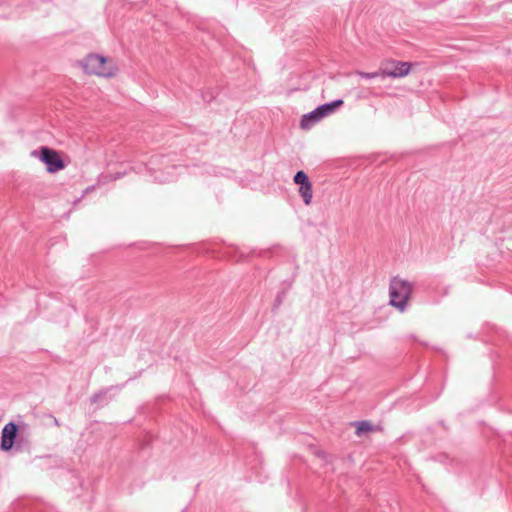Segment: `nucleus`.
I'll use <instances>...</instances> for the list:
<instances>
[{
	"instance_id": "f257e3e1",
	"label": "nucleus",
	"mask_w": 512,
	"mask_h": 512,
	"mask_svg": "<svg viewBox=\"0 0 512 512\" xmlns=\"http://www.w3.org/2000/svg\"><path fill=\"white\" fill-rule=\"evenodd\" d=\"M81 66L87 74L110 78L116 75L117 67L113 61L99 54H89L82 61Z\"/></svg>"
},
{
	"instance_id": "f03ea898",
	"label": "nucleus",
	"mask_w": 512,
	"mask_h": 512,
	"mask_svg": "<svg viewBox=\"0 0 512 512\" xmlns=\"http://www.w3.org/2000/svg\"><path fill=\"white\" fill-rule=\"evenodd\" d=\"M412 289L410 282L398 276L393 277L389 285L390 305L403 312L410 300Z\"/></svg>"
},
{
	"instance_id": "7ed1b4c3",
	"label": "nucleus",
	"mask_w": 512,
	"mask_h": 512,
	"mask_svg": "<svg viewBox=\"0 0 512 512\" xmlns=\"http://www.w3.org/2000/svg\"><path fill=\"white\" fill-rule=\"evenodd\" d=\"M33 157H38L46 165V169L49 173H56L63 170L66 167L65 162L61 158L58 151L49 147L43 146L39 151H32Z\"/></svg>"
},
{
	"instance_id": "20e7f679",
	"label": "nucleus",
	"mask_w": 512,
	"mask_h": 512,
	"mask_svg": "<svg viewBox=\"0 0 512 512\" xmlns=\"http://www.w3.org/2000/svg\"><path fill=\"white\" fill-rule=\"evenodd\" d=\"M382 74L384 77L391 78H401L409 74L410 72V63L396 61V60H387L381 62Z\"/></svg>"
},
{
	"instance_id": "39448f33",
	"label": "nucleus",
	"mask_w": 512,
	"mask_h": 512,
	"mask_svg": "<svg viewBox=\"0 0 512 512\" xmlns=\"http://www.w3.org/2000/svg\"><path fill=\"white\" fill-rule=\"evenodd\" d=\"M17 432L18 426L14 422H9L3 427L0 445L2 450L8 451L13 447Z\"/></svg>"
},
{
	"instance_id": "423d86ee",
	"label": "nucleus",
	"mask_w": 512,
	"mask_h": 512,
	"mask_svg": "<svg viewBox=\"0 0 512 512\" xmlns=\"http://www.w3.org/2000/svg\"><path fill=\"white\" fill-rule=\"evenodd\" d=\"M343 104H344L343 100L338 99V100H334L330 103L320 105L319 107L316 108V110H317V113L319 114V116L321 117V119H323L324 117L334 113L335 110L337 108L341 107Z\"/></svg>"
},
{
	"instance_id": "0eeeda50",
	"label": "nucleus",
	"mask_w": 512,
	"mask_h": 512,
	"mask_svg": "<svg viewBox=\"0 0 512 512\" xmlns=\"http://www.w3.org/2000/svg\"><path fill=\"white\" fill-rule=\"evenodd\" d=\"M320 120H322L321 117L317 113V110L314 109L312 112L304 114L302 116L300 121V127L304 130H308L316 123H318Z\"/></svg>"
},
{
	"instance_id": "6e6552de",
	"label": "nucleus",
	"mask_w": 512,
	"mask_h": 512,
	"mask_svg": "<svg viewBox=\"0 0 512 512\" xmlns=\"http://www.w3.org/2000/svg\"><path fill=\"white\" fill-rule=\"evenodd\" d=\"M299 194L303 198V201L306 205H309L312 201L313 191L311 182H307L306 184L300 185Z\"/></svg>"
},
{
	"instance_id": "1a4fd4ad",
	"label": "nucleus",
	"mask_w": 512,
	"mask_h": 512,
	"mask_svg": "<svg viewBox=\"0 0 512 512\" xmlns=\"http://www.w3.org/2000/svg\"><path fill=\"white\" fill-rule=\"evenodd\" d=\"M355 426H356V434L358 436L362 435L363 433L370 432L373 430L371 423L368 421H358L355 423Z\"/></svg>"
},
{
	"instance_id": "9d476101",
	"label": "nucleus",
	"mask_w": 512,
	"mask_h": 512,
	"mask_svg": "<svg viewBox=\"0 0 512 512\" xmlns=\"http://www.w3.org/2000/svg\"><path fill=\"white\" fill-rule=\"evenodd\" d=\"M356 74L359 75L362 78H365V79H373V78H377V77L385 78L384 74H382V67L381 66L375 72L356 71Z\"/></svg>"
},
{
	"instance_id": "9b49d317",
	"label": "nucleus",
	"mask_w": 512,
	"mask_h": 512,
	"mask_svg": "<svg viewBox=\"0 0 512 512\" xmlns=\"http://www.w3.org/2000/svg\"><path fill=\"white\" fill-rule=\"evenodd\" d=\"M294 182L300 186L309 182V179L304 171H298L294 176Z\"/></svg>"
},
{
	"instance_id": "f8f14e48",
	"label": "nucleus",
	"mask_w": 512,
	"mask_h": 512,
	"mask_svg": "<svg viewBox=\"0 0 512 512\" xmlns=\"http://www.w3.org/2000/svg\"><path fill=\"white\" fill-rule=\"evenodd\" d=\"M277 303H278V305L281 303V298H280V296H278V297H277Z\"/></svg>"
}]
</instances>
